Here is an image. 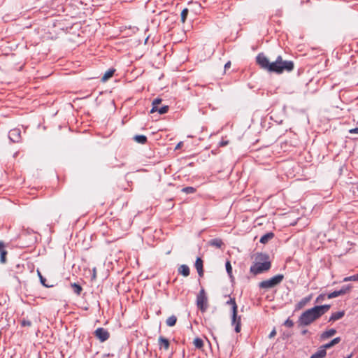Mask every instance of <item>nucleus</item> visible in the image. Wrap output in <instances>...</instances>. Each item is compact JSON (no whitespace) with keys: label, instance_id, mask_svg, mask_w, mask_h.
I'll return each mask as SVG.
<instances>
[{"label":"nucleus","instance_id":"obj_1","mask_svg":"<svg viewBox=\"0 0 358 358\" xmlns=\"http://www.w3.org/2000/svg\"><path fill=\"white\" fill-rule=\"evenodd\" d=\"M258 65L270 73L281 74L285 71L290 72L294 69V63L292 61L283 60L278 56L275 62H270L269 59L263 54H259L256 57Z\"/></svg>","mask_w":358,"mask_h":358},{"label":"nucleus","instance_id":"obj_2","mask_svg":"<svg viewBox=\"0 0 358 358\" xmlns=\"http://www.w3.org/2000/svg\"><path fill=\"white\" fill-rule=\"evenodd\" d=\"M331 308L330 305L315 306L304 311L299 317L298 327L310 325L314 321L326 313Z\"/></svg>","mask_w":358,"mask_h":358},{"label":"nucleus","instance_id":"obj_3","mask_svg":"<svg viewBox=\"0 0 358 358\" xmlns=\"http://www.w3.org/2000/svg\"><path fill=\"white\" fill-rule=\"evenodd\" d=\"M271 266L268 255L260 253L256 257V262L251 266L250 271L254 275H257L268 271Z\"/></svg>","mask_w":358,"mask_h":358},{"label":"nucleus","instance_id":"obj_4","mask_svg":"<svg viewBox=\"0 0 358 358\" xmlns=\"http://www.w3.org/2000/svg\"><path fill=\"white\" fill-rule=\"evenodd\" d=\"M284 279L282 274H278L270 279L259 282V287L262 289H269L279 285Z\"/></svg>","mask_w":358,"mask_h":358},{"label":"nucleus","instance_id":"obj_5","mask_svg":"<svg viewBox=\"0 0 358 358\" xmlns=\"http://www.w3.org/2000/svg\"><path fill=\"white\" fill-rule=\"evenodd\" d=\"M196 305L201 312H205L208 308V299L203 289H202L196 297Z\"/></svg>","mask_w":358,"mask_h":358},{"label":"nucleus","instance_id":"obj_6","mask_svg":"<svg viewBox=\"0 0 358 358\" xmlns=\"http://www.w3.org/2000/svg\"><path fill=\"white\" fill-rule=\"evenodd\" d=\"M94 336L103 343L107 341L110 337V333L103 327L97 328L94 332Z\"/></svg>","mask_w":358,"mask_h":358},{"label":"nucleus","instance_id":"obj_7","mask_svg":"<svg viewBox=\"0 0 358 358\" xmlns=\"http://www.w3.org/2000/svg\"><path fill=\"white\" fill-rule=\"evenodd\" d=\"M8 138L13 143H18L21 140V131L20 129H13L9 131Z\"/></svg>","mask_w":358,"mask_h":358},{"label":"nucleus","instance_id":"obj_8","mask_svg":"<svg viewBox=\"0 0 358 358\" xmlns=\"http://www.w3.org/2000/svg\"><path fill=\"white\" fill-rule=\"evenodd\" d=\"M238 310L236 312V317H234V312H232L231 324L235 326L234 330L236 333H239L241 329V316L237 315Z\"/></svg>","mask_w":358,"mask_h":358},{"label":"nucleus","instance_id":"obj_9","mask_svg":"<svg viewBox=\"0 0 358 358\" xmlns=\"http://www.w3.org/2000/svg\"><path fill=\"white\" fill-rule=\"evenodd\" d=\"M195 268H196L197 270V272H198V274L200 277H202L203 275V260L200 258V257H198L196 259V262H195Z\"/></svg>","mask_w":358,"mask_h":358},{"label":"nucleus","instance_id":"obj_10","mask_svg":"<svg viewBox=\"0 0 358 358\" xmlns=\"http://www.w3.org/2000/svg\"><path fill=\"white\" fill-rule=\"evenodd\" d=\"M336 334V330L334 329H330L329 330H327L324 331L321 336L320 338L322 340H325L327 338H329L333 336H334Z\"/></svg>","mask_w":358,"mask_h":358},{"label":"nucleus","instance_id":"obj_11","mask_svg":"<svg viewBox=\"0 0 358 358\" xmlns=\"http://www.w3.org/2000/svg\"><path fill=\"white\" fill-rule=\"evenodd\" d=\"M159 345L160 348H164V349L165 350H167L169 348L170 343L167 338H166L163 336H159Z\"/></svg>","mask_w":358,"mask_h":358},{"label":"nucleus","instance_id":"obj_12","mask_svg":"<svg viewBox=\"0 0 358 358\" xmlns=\"http://www.w3.org/2000/svg\"><path fill=\"white\" fill-rule=\"evenodd\" d=\"M345 315L344 311H338L336 312L331 314V317H329V322H335L336 320H338L341 319Z\"/></svg>","mask_w":358,"mask_h":358},{"label":"nucleus","instance_id":"obj_13","mask_svg":"<svg viewBox=\"0 0 358 358\" xmlns=\"http://www.w3.org/2000/svg\"><path fill=\"white\" fill-rule=\"evenodd\" d=\"M273 237H274V234L273 232L266 233V234L263 235L261 237L259 242L262 244H266L269 241H271Z\"/></svg>","mask_w":358,"mask_h":358},{"label":"nucleus","instance_id":"obj_14","mask_svg":"<svg viewBox=\"0 0 358 358\" xmlns=\"http://www.w3.org/2000/svg\"><path fill=\"white\" fill-rule=\"evenodd\" d=\"M4 243L2 241H0V261L1 263L6 262V256L7 255V251L4 249Z\"/></svg>","mask_w":358,"mask_h":358},{"label":"nucleus","instance_id":"obj_15","mask_svg":"<svg viewBox=\"0 0 358 358\" xmlns=\"http://www.w3.org/2000/svg\"><path fill=\"white\" fill-rule=\"evenodd\" d=\"M208 245L217 248H220L224 243L220 238H213L208 241Z\"/></svg>","mask_w":358,"mask_h":358},{"label":"nucleus","instance_id":"obj_16","mask_svg":"<svg viewBox=\"0 0 358 358\" xmlns=\"http://www.w3.org/2000/svg\"><path fill=\"white\" fill-rule=\"evenodd\" d=\"M178 273L185 277H187L190 273L189 268L188 266L182 264L178 268Z\"/></svg>","mask_w":358,"mask_h":358},{"label":"nucleus","instance_id":"obj_17","mask_svg":"<svg viewBox=\"0 0 358 358\" xmlns=\"http://www.w3.org/2000/svg\"><path fill=\"white\" fill-rule=\"evenodd\" d=\"M341 341L340 337H336L334 338L332 341H331L329 343L322 345L320 349H324L326 350L327 348H330L333 347L334 345L338 344Z\"/></svg>","mask_w":358,"mask_h":358},{"label":"nucleus","instance_id":"obj_18","mask_svg":"<svg viewBox=\"0 0 358 358\" xmlns=\"http://www.w3.org/2000/svg\"><path fill=\"white\" fill-rule=\"evenodd\" d=\"M115 72V69H110L108 71H106V73L103 74V76L101 78V81L102 82L107 81L109 78H110L114 75Z\"/></svg>","mask_w":358,"mask_h":358},{"label":"nucleus","instance_id":"obj_19","mask_svg":"<svg viewBox=\"0 0 358 358\" xmlns=\"http://www.w3.org/2000/svg\"><path fill=\"white\" fill-rule=\"evenodd\" d=\"M227 304L231 306L232 312H234V317L235 318L236 312L238 310V306L236 303L235 299L230 297L229 300L227 302Z\"/></svg>","mask_w":358,"mask_h":358},{"label":"nucleus","instance_id":"obj_20","mask_svg":"<svg viewBox=\"0 0 358 358\" xmlns=\"http://www.w3.org/2000/svg\"><path fill=\"white\" fill-rule=\"evenodd\" d=\"M71 287L72 288L73 292L76 295H78V296L80 295V294L83 291V288L79 284L76 283V282L71 283Z\"/></svg>","mask_w":358,"mask_h":358},{"label":"nucleus","instance_id":"obj_21","mask_svg":"<svg viewBox=\"0 0 358 358\" xmlns=\"http://www.w3.org/2000/svg\"><path fill=\"white\" fill-rule=\"evenodd\" d=\"M162 101V99H160V98H157V99H154L152 101V108L150 110V113H153L155 112H157V110H158L157 105L160 104Z\"/></svg>","mask_w":358,"mask_h":358},{"label":"nucleus","instance_id":"obj_22","mask_svg":"<svg viewBox=\"0 0 358 358\" xmlns=\"http://www.w3.org/2000/svg\"><path fill=\"white\" fill-rule=\"evenodd\" d=\"M134 140L140 144H145L147 142V137L144 135H136L134 136Z\"/></svg>","mask_w":358,"mask_h":358},{"label":"nucleus","instance_id":"obj_23","mask_svg":"<svg viewBox=\"0 0 358 358\" xmlns=\"http://www.w3.org/2000/svg\"><path fill=\"white\" fill-rule=\"evenodd\" d=\"M327 352L324 349H320L317 352L313 354L310 358H323L326 356Z\"/></svg>","mask_w":358,"mask_h":358},{"label":"nucleus","instance_id":"obj_24","mask_svg":"<svg viewBox=\"0 0 358 358\" xmlns=\"http://www.w3.org/2000/svg\"><path fill=\"white\" fill-rule=\"evenodd\" d=\"M177 322V317L175 315H171L166 319V324L169 327H173Z\"/></svg>","mask_w":358,"mask_h":358},{"label":"nucleus","instance_id":"obj_25","mask_svg":"<svg viewBox=\"0 0 358 358\" xmlns=\"http://www.w3.org/2000/svg\"><path fill=\"white\" fill-rule=\"evenodd\" d=\"M193 343L194 345V346L198 348V349H201L203 348V341L202 339H201L200 338H194V341H193Z\"/></svg>","mask_w":358,"mask_h":358},{"label":"nucleus","instance_id":"obj_26","mask_svg":"<svg viewBox=\"0 0 358 358\" xmlns=\"http://www.w3.org/2000/svg\"><path fill=\"white\" fill-rule=\"evenodd\" d=\"M37 273H38V278L40 279L41 283L44 287H52V285H49L45 284L46 279L42 275V274L41 273V272L38 270L37 271Z\"/></svg>","mask_w":358,"mask_h":358},{"label":"nucleus","instance_id":"obj_27","mask_svg":"<svg viewBox=\"0 0 358 358\" xmlns=\"http://www.w3.org/2000/svg\"><path fill=\"white\" fill-rule=\"evenodd\" d=\"M341 293H342V292H340V290L334 291L333 292L329 293L327 295V298L330 299L338 297V296L342 295Z\"/></svg>","mask_w":358,"mask_h":358},{"label":"nucleus","instance_id":"obj_28","mask_svg":"<svg viewBox=\"0 0 358 358\" xmlns=\"http://www.w3.org/2000/svg\"><path fill=\"white\" fill-rule=\"evenodd\" d=\"M182 192L186 194H193L196 192V189L193 187H186L182 189Z\"/></svg>","mask_w":358,"mask_h":358},{"label":"nucleus","instance_id":"obj_29","mask_svg":"<svg viewBox=\"0 0 358 358\" xmlns=\"http://www.w3.org/2000/svg\"><path fill=\"white\" fill-rule=\"evenodd\" d=\"M189 13V10L187 8H184L181 12V21L184 23L187 19V16Z\"/></svg>","mask_w":358,"mask_h":358},{"label":"nucleus","instance_id":"obj_30","mask_svg":"<svg viewBox=\"0 0 358 358\" xmlns=\"http://www.w3.org/2000/svg\"><path fill=\"white\" fill-rule=\"evenodd\" d=\"M348 281H358V274L351 275L349 277H345L343 279V282H348Z\"/></svg>","mask_w":358,"mask_h":358},{"label":"nucleus","instance_id":"obj_31","mask_svg":"<svg viewBox=\"0 0 358 358\" xmlns=\"http://www.w3.org/2000/svg\"><path fill=\"white\" fill-rule=\"evenodd\" d=\"M169 106H164L161 108H158V110H157L159 114H165L169 111Z\"/></svg>","mask_w":358,"mask_h":358},{"label":"nucleus","instance_id":"obj_32","mask_svg":"<svg viewBox=\"0 0 358 358\" xmlns=\"http://www.w3.org/2000/svg\"><path fill=\"white\" fill-rule=\"evenodd\" d=\"M351 287H352L350 285L343 286L342 288L340 289V292H342L341 294L342 295L345 294L347 292H348L350 290Z\"/></svg>","mask_w":358,"mask_h":358},{"label":"nucleus","instance_id":"obj_33","mask_svg":"<svg viewBox=\"0 0 358 358\" xmlns=\"http://www.w3.org/2000/svg\"><path fill=\"white\" fill-rule=\"evenodd\" d=\"M226 270H227V273L231 275V273H232V267H231V265L230 264V262L227 261L226 262Z\"/></svg>","mask_w":358,"mask_h":358},{"label":"nucleus","instance_id":"obj_34","mask_svg":"<svg viewBox=\"0 0 358 358\" xmlns=\"http://www.w3.org/2000/svg\"><path fill=\"white\" fill-rule=\"evenodd\" d=\"M20 324H21L22 327H30V326H31V322L29 321V320H24V319L22 320L20 322Z\"/></svg>","mask_w":358,"mask_h":358},{"label":"nucleus","instance_id":"obj_35","mask_svg":"<svg viewBox=\"0 0 358 358\" xmlns=\"http://www.w3.org/2000/svg\"><path fill=\"white\" fill-rule=\"evenodd\" d=\"M284 325L287 327H292L294 326V322L288 318L287 320L285 321Z\"/></svg>","mask_w":358,"mask_h":358},{"label":"nucleus","instance_id":"obj_36","mask_svg":"<svg viewBox=\"0 0 358 358\" xmlns=\"http://www.w3.org/2000/svg\"><path fill=\"white\" fill-rule=\"evenodd\" d=\"M324 298H325V294H320L316 298L315 303H320V302H322L324 299Z\"/></svg>","mask_w":358,"mask_h":358},{"label":"nucleus","instance_id":"obj_37","mask_svg":"<svg viewBox=\"0 0 358 358\" xmlns=\"http://www.w3.org/2000/svg\"><path fill=\"white\" fill-rule=\"evenodd\" d=\"M275 335H276V331H275V329L274 328V329L271 331V333L269 334V335H268V338H273Z\"/></svg>","mask_w":358,"mask_h":358},{"label":"nucleus","instance_id":"obj_38","mask_svg":"<svg viewBox=\"0 0 358 358\" xmlns=\"http://www.w3.org/2000/svg\"><path fill=\"white\" fill-rule=\"evenodd\" d=\"M311 299V296H309L308 297H306L304 299H302V301H301V303H303V304H305L308 301H309Z\"/></svg>","mask_w":358,"mask_h":358},{"label":"nucleus","instance_id":"obj_39","mask_svg":"<svg viewBox=\"0 0 358 358\" xmlns=\"http://www.w3.org/2000/svg\"><path fill=\"white\" fill-rule=\"evenodd\" d=\"M349 132L350 134H358V127L350 129Z\"/></svg>","mask_w":358,"mask_h":358},{"label":"nucleus","instance_id":"obj_40","mask_svg":"<svg viewBox=\"0 0 358 358\" xmlns=\"http://www.w3.org/2000/svg\"><path fill=\"white\" fill-rule=\"evenodd\" d=\"M231 67V62H228L224 65V70L229 69Z\"/></svg>","mask_w":358,"mask_h":358},{"label":"nucleus","instance_id":"obj_41","mask_svg":"<svg viewBox=\"0 0 358 358\" xmlns=\"http://www.w3.org/2000/svg\"><path fill=\"white\" fill-rule=\"evenodd\" d=\"M96 278V268H93V275L92 278L94 279Z\"/></svg>","mask_w":358,"mask_h":358},{"label":"nucleus","instance_id":"obj_42","mask_svg":"<svg viewBox=\"0 0 358 358\" xmlns=\"http://www.w3.org/2000/svg\"><path fill=\"white\" fill-rule=\"evenodd\" d=\"M308 332V331L307 329H303L301 331V334L306 335Z\"/></svg>","mask_w":358,"mask_h":358},{"label":"nucleus","instance_id":"obj_43","mask_svg":"<svg viewBox=\"0 0 358 358\" xmlns=\"http://www.w3.org/2000/svg\"><path fill=\"white\" fill-rule=\"evenodd\" d=\"M181 144H182V142L179 143L177 145V146H176V149L179 148L180 147Z\"/></svg>","mask_w":358,"mask_h":358},{"label":"nucleus","instance_id":"obj_44","mask_svg":"<svg viewBox=\"0 0 358 358\" xmlns=\"http://www.w3.org/2000/svg\"><path fill=\"white\" fill-rule=\"evenodd\" d=\"M352 357V354H350L349 356H348L347 357H345V358H351Z\"/></svg>","mask_w":358,"mask_h":358}]
</instances>
